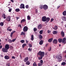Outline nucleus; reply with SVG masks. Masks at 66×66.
<instances>
[{
    "mask_svg": "<svg viewBox=\"0 0 66 66\" xmlns=\"http://www.w3.org/2000/svg\"><path fill=\"white\" fill-rule=\"evenodd\" d=\"M8 41L10 43H12V40L11 39H9L8 40Z\"/></svg>",
    "mask_w": 66,
    "mask_h": 66,
    "instance_id": "30",
    "label": "nucleus"
},
{
    "mask_svg": "<svg viewBox=\"0 0 66 66\" xmlns=\"http://www.w3.org/2000/svg\"><path fill=\"white\" fill-rule=\"evenodd\" d=\"M25 34V33L23 32H21V35H24Z\"/></svg>",
    "mask_w": 66,
    "mask_h": 66,
    "instance_id": "45",
    "label": "nucleus"
},
{
    "mask_svg": "<svg viewBox=\"0 0 66 66\" xmlns=\"http://www.w3.org/2000/svg\"><path fill=\"white\" fill-rule=\"evenodd\" d=\"M62 14L64 16H66V11H64L63 13Z\"/></svg>",
    "mask_w": 66,
    "mask_h": 66,
    "instance_id": "24",
    "label": "nucleus"
},
{
    "mask_svg": "<svg viewBox=\"0 0 66 66\" xmlns=\"http://www.w3.org/2000/svg\"><path fill=\"white\" fill-rule=\"evenodd\" d=\"M43 30H41L39 31V33L40 34H43Z\"/></svg>",
    "mask_w": 66,
    "mask_h": 66,
    "instance_id": "33",
    "label": "nucleus"
},
{
    "mask_svg": "<svg viewBox=\"0 0 66 66\" xmlns=\"http://www.w3.org/2000/svg\"><path fill=\"white\" fill-rule=\"evenodd\" d=\"M58 41L59 43H61V42H62V39H58Z\"/></svg>",
    "mask_w": 66,
    "mask_h": 66,
    "instance_id": "29",
    "label": "nucleus"
},
{
    "mask_svg": "<svg viewBox=\"0 0 66 66\" xmlns=\"http://www.w3.org/2000/svg\"><path fill=\"white\" fill-rule=\"evenodd\" d=\"M20 42L21 43H24V40H21L20 41Z\"/></svg>",
    "mask_w": 66,
    "mask_h": 66,
    "instance_id": "36",
    "label": "nucleus"
},
{
    "mask_svg": "<svg viewBox=\"0 0 66 66\" xmlns=\"http://www.w3.org/2000/svg\"><path fill=\"white\" fill-rule=\"evenodd\" d=\"M66 63L64 62H63L61 63L62 65H66Z\"/></svg>",
    "mask_w": 66,
    "mask_h": 66,
    "instance_id": "31",
    "label": "nucleus"
},
{
    "mask_svg": "<svg viewBox=\"0 0 66 66\" xmlns=\"http://www.w3.org/2000/svg\"><path fill=\"white\" fill-rule=\"evenodd\" d=\"M53 43L56 44H57V41L56 39H54L53 41Z\"/></svg>",
    "mask_w": 66,
    "mask_h": 66,
    "instance_id": "11",
    "label": "nucleus"
},
{
    "mask_svg": "<svg viewBox=\"0 0 66 66\" xmlns=\"http://www.w3.org/2000/svg\"><path fill=\"white\" fill-rule=\"evenodd\" d=\"M12 59H15V57H14V56H12Z\"/></svg>",
    "mask_w": 66,
    "mask_h": 66,
    "instance_id": "57",
    "label": "nucleus"
},
{
    "mask_svg": "<svg viewBox=\"0 0 66 66\" xmlns=\"http://www.w3.org/2000/svg\"><path fill=\"white\" fill-rule=\"evenodd\" d=\"M42 21H44V22L46 21V17H43L42 19Z\"/></svg>",
    "mask_w": 66,
    "mask_h": 66,
    "instance_id": "5",
    "label": "nucleus"
},
{
    "mask_svg": "<svg viewBox=\"0 0 66 66\" xmlns=\"http://www.w3.org/2000/svg\"><path fill=\"white\" fill-rule=\"evenodd\" d=\"M16 32V31H14L12 32L10 34V36L11 37H12V36H13V33H15Z\"/></svg>",
    "mask_w": 66,
    "mask_h": 66,
    "instance_id": "10",
    "label": "nucleus"
},
{
    "mask_svg": "<svg viewBox=\"0 0 66 66\" xmlns=\"http://www.w3.org/2000/svg\"><path fill=\"white\" fill-rule=\"evenodd\" d=\"M30 19H31V18H30V17H27L28 20H30Z\"/></svg>",
    "mask_w": 66,
    "mask_h": 66,
    "instance_id": "49",
    "label": "nucleus"
},
{
    "mask_svg": "<svg viewBox=\"0 0 66 66\" xmlns=\"http://www.w3.org/2000/svg\"><path fill=\"white\" fill-rule=\"evenodd\" d=\"M29 59V58H28V57H26L25 58V59H24V61L25 62H27L28 60Z\"/></svg>",
    "mask_w": 66,
    "mask_h": 66,
    "instance_id": "12",
    "label": "nucleus"
},
{
    "mask_svg": "<svg viewBox=\"0 0 66 66\" xmlns=\"http://www.w3.org/2000/svg\"><path fill=\"white\" fill-rule=\"evenodd\" d=\"M33 66H37V64H36V63L35 62H34L33 64Z\"/></svg>",
    "mask_w": 66,
    "mask_h": 66,
    "instance_id": "39",
    "label": "nucleus"
},
{
    "mask_svg": "<svg viewBox=\"0 0 66 66\" xmlns=\"http://www.w3.org/2000/svg\"><path fill=\"white\" fill-rule=\"evenodd\" d=\"M26 65H30V61H28L26 62Z\"/></svg>",
    "mask_w": 66,
    "mask_h": 66,
    "instance_id": "19",
    "label": "nucleus"
},
{
    "mask_svg": "<svg viewBox=\"0 0 66 66\" xmlns=\"http://www.w3.org/2000/svg\"><path fill=\"white\" fill-rule=\"evenodd\" d=\"M57 59L59 61H61L62 60V57L61 56H59V57H57Z\"/></svg>",
    "mask_w": 66,
    "mask_h": 66,
    "instance_id": "2",
    "label": "nucleus"
},
{
    "mask_svg": "<svg viewBox=\"0 0 66 66\" xmlns=\"http://www.w3.org/2000/svg\"><path fill=\"white\" fill-rule=\"evenodd\" d=\"M53 34H55L57 33V31H54L53 32Z\"/></svg>",
    "mask_w": 66,
    "mask_h": 66,
    "instance_id": "27",
    "label": "nucleus"
},
{
    "mask_svg": "<svg viewBox=\"0 0 66 66\" xmlns=\"http://www.w3.org/2000/svg\"><path fill=\"white\" fill-rule=\"evenodd\" d=\"M38 36L39 39H42L43 38L42 36L40 35H39Z\"/></svg>",
    "mask_w": 66,
    "mask_h": 66,
    "instance_id": "26",
    "label": "nucleus"
},
{
    "mask_svg": "<svg viewBox=\"0 0 66 66\" xmlns=\"http://www.w3.org/2000/svg\"><path fill=\"white\" fill-rule=\"evenodd\" d=\"M66 40V39L65 38H64L63 39V40L62 41L63 43H64L65 42V40Z\"/></svg>",
    "mask_w": 66,
    "mask_h": 66,
    "instance_id": "35",
    "label": "nucleus"
},
{
    "mask_svg": "<svg viewBox=\"0 0 66 66\" xmlns=\"http://www.w3.org/2000/svg\"><path fill=\"white\" fill-rule=\"evenodd\" d=\"M31 40L33 41L34 40V36L33 35H32L31 36V38H30Z\"/></svg>",
    "mask_w": 66,
    "mask_h": 66,
    "instance_id": "16",
    "label": "nucleus"
},
{
    "mask_svg": "<svg viewBox=\"0 0 66 66\" xmlns=\"http://www.w3.org/2000/svg\"><path fill=\"white\" fill-rule=\"evenodd\" d=\"M12 29H9L8 31H10V32H11V31H12Z\"/></svg>",
    "mask_w": 66,
    "mask_h": 66,
    "instance_id": "56",
    "label": "nucleus"
},
{
    "mask_svg": "<svg viewBox=\"0 0 66 66\" xmlns=\"http://www.w3.org/2000/svg\"><path fill=\"white\" fill-rule=\"evenodd\" d=\"M19 27H20V28H21V25L19 24L18 25Z\"/></svg>",
    "mask_w": 66,
    "mask_h": 66,
    "instance_id": "60",
    "label": "nucleus"
},
{
    "mask_svg": "<svg viewBox=\"0 0 66 66\" xmlns=\"http://www.w3.org/2000/svg\"><path fill=\"white\" fill-rule=\"evenodd\" d=\"M28 27L27 26H25L24 27L23 29V31L24 32H26V31H28Z\"/></svg>",
    "mask_w": 66,
    "mask_h": 66,
    "instance_id": "6",
    "label": "nucleus"
},
{
    "mask_svg": "<svg viewBox=\"0 0 66 66\" xmlns=\"http://www.w3.org/2000/svg\"><path fill=\"white\" fill-rule=\"evenodd\" d=\"M11 1L12 2H14V1H13V0H11Z\"/></svg>",
    "mask_w": 66,
    "mask_h": 66,
    "instance_id": "62",
    "label": "nucleus"
},
{
    "mask_svg": "<svg viewBox=\"0 0 66 66\" xmlns=\"http://www.w3.org/2000/svg\"><path fill=\"white\" fill-rule=\"evenodd\" d=\"M60 7V6H57V9H59V8Z\"/></svg>",
    "mask_w": 66,
    "mask_h": 66,
    "instance_id": "58",
    "label": "nucleus"
},
{
    "mask_svg": "<svg viewBox=\"0 0 66 66\" xmlns=\"http://www.w3.org/2000/svg\"><path fill=\"white\" fill-rule=\"evenodd\" d=\"M61 35L62 37H64V32L63 31H62L61 32Z\"/></svg>",
    "mask_w": 66,
    "mask_h": 66,
    "instance_id": "18",
    "label": "nucleus"
},
{
    "mask_svg": "<svg viewBox=\"0 0 66 66\" xmlns=\"http://www.w3.org/2000/svg\"><path fill=\"white\" fill-rule=\"evenodd\" d=\"M52 40H53V38H51L48 39V42H50V43L52 42Z\"/></svg>",
    "mask_w": 66,
    "mask_h": 66,
    "instance_id": "25",
    "label": "nucleus"
},
{
    "mask_svg": "<svg viewBox=\"0 0 66 66\" xmlns=\"http://www.w3.org/2000/svg\"><path fill=\"white\" fill-rule=\"evenodd\" d=\"M16 18L17 20H18V19H19V17H17Z\"/></svg>",
    "mask_w": 66,
    "mask_h": 66,
    "instance_id": "59",
    "label": "nucleus"
},
{
    "mask_svg": "<svg viewBox=\"0 0 66 66\" xmlns=\"http://www.w3.org/2000/svg\"><path fill=\"white\" fill-rule=\"evenodd\" d=\"M2 46H0V48L1 49L2 48Z\"/></svg>",
    "mask_w": 66,
    "mask_h": 66,
    "instance_id": "64",
    "label": "nucleus"
},
{
    "mask_svg": "<svg viewBox=\"0 0 66 66\" xmlns=\"http://www.w3.org/2000/svg\"><path fill=\"white\" fill-rule=\"evenodd\" d=\"M53 57L54 58H55V55L53 56Z\"/></svg>",
    "mask_w": 66,
    "mask_h": 66,
    "instance_id": "63",
    "label": "nucleus"
},
{
    "mask_svg": "<svg viewBox=\"0 0 66 66\" xmlns=\"http://www.w3.org/2000/svg\"><path fill=\"white\" fill-rule=\"evenodd\" d=\"M2 50V51L4 52H7V50H5V49L4 48H3Z\"/></svg>",
    "mask_w": 66,
    "mask_h": 66,
    "instance_id": "14",
    "label": "nucleus"
},
{
    "mask_svg": "<svg viewBox=\"0 0 66 66\" xmlns=\"http://www.w3.org/2000/svg\"><path fill=\"white\" fill-rule=\"evenodd\" d=\"M43 27V26L41 24L39 25L37 27L38 28V29H40L42 28Z\"/></svg>",
    "mask_w": 66,
    "mask_h": 66,
    "instance_id": "9",
    "label": "nucleus"
},
{
    "mask_svg": "<svg viewBox=\"0 0 66 66\" xmlns=\"http://www.w3.org/2000/svg\"><path fill=\"white\" fill-rule=\"evenodd\" d=\"M54 19L53 18L51 19V22H52L54 20Z\"/></svg>",
    "mask_w": 66,
    "mask_h": 66,
    "instance_id": "53",
    "label": "nucleus"
},
{
    "mask_svg": "<svg viewBox=\"0 0 66 66\" xmlns=\"http://www.w3.org/2000/svg\"><path fill=\"white\" fill-rule=\"evenodd\" d=\"M3 23L2 22H1L0 23V26H3Z\"/></svg>",
    "mask_w": 66,
    "mask_h": 66,
    "instance_id": "32",
    "label": "nucleus"
},
{
    "mask_svg": "<svg viewBox=\"0 0 66 66\" xmlns=\"http://www.w3.org/2000/svg\"><path fill=\"white\" fill-rule=\"evenodd\" d=\"M27 45V44H24L23 45L22 47L23 48L25 46Z\"/></svg>",
    "mask_w": 66,
    "mask_h": 66,
    "instance_id": "40",
    "label": "nucleus"
},
{
    "mask_svg": "<svg viewBox=\"0 0 66 66\" xmlns=\"http://www.w3.org/2000/svg\"><path fill=\"white\" fill-rule=\"evenodd\" d=\"M43 57L41 56V57H39L38 58V59L39 60H42V59H43Z\"/></svg>",
    "mask_w": 66,
    "mask_h": 66,
    "instance_id": "37",
    "label": "nucleus"
},
{
    "mask_svg": "<svg viewBox=\"0 0 66 66\" xmlns=\"http://www.w3.org/2000/svg\"><path fill=\"white\" fill-rule=\"evenodd\" d=\"M12 9L10 8L9 9V12H11L12 11Z\"/></svg>",
    "mask_w": 66,
    "mask_h": 66,
    "instance_id": "43",
    "label": "nucleus"
},
{
    "mask_svg": "<svg viewBox=\"0 0 66 66\" xmlns=\"http://www.w3.org/2000/svg\"><path fill=\"white\" fill-rule=\"evenodd\" d=\"M26 8V9H28L29 8V5H26L25 6Z\"/></svg>",
    "mask_w": 66,
    "mask_h": 66,
    "instance_id": "48",
    "label": "nucleus"
},
{
    "mask_svg": "<svg viewBox=\"0 0 66 66\" xmlns=\"http://www.w3.org/2000/svg\"><path fill=\"white\" fill-rule=\"evenodd\" d=\"M10 28H11V27H9L7 28V30H8V31H9V29H10Z\"/></svg>",
    "mask_w": 66,
    "mask_h": 66,
    "instance_id": "54",
    "label": "nucleus"
},
{
    "mask_svg": "<svg viewBox=\"0 0 66 66\" xmlns=\"http://www.w3.org/2000/svg\"><path fill=\"white\" fill-rule=\"evenodd\" d=\"M62 19L63 21H66V17H62Z\"/></svg>",
    "mask_w": 66,
    "mask_h": 66,
    "instance_id": "17",
    "label": "nucleus"
},
{
    "mask_svg": "<svg viewBox=\"0 0 66 66\" xmlns=\"http://www.w3.org/2000/svg\"><path fill=\"white\" fill-rule=\"evenodd\" d=\"M6 20L7 21H10L11 20V17H8L6 18Z\"/></svg>",
    "mask_w": 66,
    "mask_h": 66,
    "instance_id": "13",
    "label": "nucleus"
},
{
    "mask_svg": "<svg viewBox=\"0 0 66 66\" xmlns=\"http://www.w3.org/2000/svg\"><path fill=\"white\" fill-rule=\"evenodd\" d=\"M38 66H42V65H43V64L40 63H39L38 64Z\"/></svg>",
    "mask_w": 66,
    "mask_h": 66,
    "instance_id": "38",
    "label": "nucleus"
},
{
    "mask_svg": "<svg viewBox=\"0 0 66 66\" xmlns=\"http://www.w3.org/2000/svg\"><path fill=\"white\" fill-rule=\"evenodd\" d=\"M29 48H31L32 47V45L31 44H30V43H29Z\"/></svg>",
    "mask_w": 66,
    "mask_h": 66,
    "instance_id": "34",
    "label": "nucleus"
},
{
    "mask_svg": "<svg viewBox=\"0 0 66 66\" xmlns=\"http://www.w3.org/2000/svg\"><path fill=\"white\" fill-rule=\"evenodd\" d=\"M24 5L23 4H21L20 6V9H25Z\"/></svg>",
    "mask_w": 66,
    "mask_h": 66,
    "instance_id": "4",
    "label": "nucleus"
},
{
    "mask_svg": "<svg viewBox=\"0 0 66 66\" xmlns=\"http://www.w3.org/2000/svg\"><path fill=\"white\" fill-rule=\"evenodd\" d=\"M48 54V52H47L45 53V55L46 56Z\"/></svg>",
    "mask_w": 66,
    "mask_h": 66,
    "instance_id": "52",
    "label": "nucleus"
},
{
    "mask_svg": "<svg viewBox=\"0 0 66 66\" xmlns=\"http://www.w3.org/2000/svg\"><path fill=\"white\" fill-rule=\"evenodd\" d=\"M48 33H51V31H50L49 30H48L47 31Z\"/></svg>",
    "mask_w": 66,
    "mask_h": 66,
    "instance_id": "50",
    "label": "nucleus"
},
{
    "mask_svg": "<svg viewBox=\"0 0 66 66\" xmlns=\"http://www.w3.org/2000/svg\"><path fill=\"white\" fill-rule=\"evenodd\" d=\"M35 12H36V13H37V12H38L37 10V9H36Z\"/></svg>",
    "mask_w": 66,
    "mask_h": 66,
    "instance_id": "55",
    "label": "nucleus"
},
{
    "mask_svg": "<svg viewBox=\"0 0 66 66\" xmlns=\"http://www.w3.org/2000/svg\"><path fill=\"white\" fill-rule=\"evenodd\" d=\"M25 21H26V20H25V19H23L21 21V23H22L24 22H25Z\"/></svg>",
    "mask_w": 66,
    "mask_h": 66,
    "instance_id": "23",
    "label": "nucleus"
},
{
    "mask_svg": "<svg viewBox=\"0 0 66 66\" xmlns=\"http://www.w3.org/2000/svg\"><path fill=\"white\" fill-rule=\"evenodd\" d=\"M51 47H50L48 49V51H51Z\"/></svg>",
    "mask_w": 66,
    "mask_h": 66,
    "instance_id": "41",
    "label": "nucleus"
},
{
    "mask_svg": "<svg viewBox=\"0 0 66 66\" xmlns=\"http://www.w3.org/2000/svg\"><path fill=\"white\" fill-rule=\"evenodd\" d=\"M34 31H37V29L36 28H35L34 29Z\"/></svg>",
    "mask_w": 66,
    "mask_h": 66,
    "instance_id": "51",
    "label": "nucleus"
},
{
    "mask_svg": "<svg viewBox=\"0 0 66 66\" xmlns=\"http://www.w3.org/2000/svg\"><path fill=\"white\" fill-rule=\"evenodd\" d=\"M10 48V47L9 46V45L8 44H6L5 47V49L6 50H8Z\"/></svg>",
    "mask_w": 66,
    "mask_h": 66,
    "instance_id": "7",
    "label": "nucleus"
},
{
    "mask_svg": "<svg viewBox=\"0 0 66 66\" xmlns=\"http://www.w3.org/2000/svg\"><path fill=\"white\" fill-rule=\"evenodd\" d=\"M26 43H28V42H29L27 40H26Z\"/></svg>",
    "mask_w": 66,
    "mask_h": 66,
    "instance_id": "61",
    "label": "nucleus"
},
{
    "mask_svg": "<svg viewBox=\"0 0 66 66\" xmlns=\"http://www.w3.org/2000/svg\"><path fill=\"white\" fill-rule=\"evenodd\" d=\"M40 63H41L42 64H43V61L42 60H41L40 61Z\"/></svg>",
    "mask_w": 66,
    "mask_h": 66,
    "instance_id": "44",
    "label": "nucleus"
},
{
    "mask_svg": "<svg viewBox=\"0 0 66 66\" xmlns=\"http://www.w3.org/2000/svg\"><path fill=\"white\" fill-rule=\"evenodd\" d=\"M32 48H29L28 49V50L29 51H32Z\"/></svg>",
    "mask_w": 66,
    "mask_h": 66,
    "instance_id": "47",
    "label": "nucleus"
},
{
    "mask_svg": "<svg viewBox=\"0 0 66 66\" xmlns=\"http://www.w3.org/2000/svg\"><path fill=\"white\" fill-rule=\"evenodd\" d=\"M38 54L41 56L44 57L45 56V52L40 51L38 52Z\"/></svg>",
    "mask_w": 66,
    "mask_h": 66,
    "instance_id": "1",
    "label": "nucleus"
},
{
    "mask_svg": "<svg viewBox=\"0 0 66 66\" xmlns=\"http://www.w3.org/2000/svg\"><path fill=\"white\" fill-rule=\"evenodd\" d=\"M15 11L17 12H18L20 11V9H15Z\"/></svg>",
    "mask_w": 66,
    "mask_h": 66,
    "instance_id": "28",
    "label": "nucleus"
},
{
    "mask_svg": "<svg viewBox=\"0 0 66 66\" xmlns=\"http://www.w3.org/2000/svg\"><path fill=\"white\" fill-rule=\"evenodd\" d=\"M46 21H47V22H48L50 20V19L49 18L47 17L46 18Z\"/></svg>",
    "mask_w": 66,
    "mask_h": 66,
    "instance_id": "21",
    "label": "nucleus"
},
{
    "mask_svg": "<svg viewBox=\"0 0 66 66\" xmlns=\"http://www.w3.org/2000/svg\"><path fill=\"white\" fill-rule=\"evenodd\" d=\"M43 9L44 10H46L48 9V6L46 5H43Z\"/></svg>",
    "mask_w": 66,
    "mask_h": 66,
    "instance_id": "3",
    "label": "nucleus"
},
{
    "mask_svg": "<svg viewBox=\"0 0 66 66\" xmlns=\"http://www.w3.org/2000/svg\"><path fill=\"white\" fill-rule=\"evenodd\" d=\"M5 14H2V17H5Z\"/></svg>",
    "mask_w": 66,
    "mask_h": 66,
    "instance_id": "46",
    "label": "nucleus"
},
{
    "mask_svg": "<svg viewBox=\"0 0 66 66\" xmlns=\"http://www.w3.org/2000/svg\"><path fill=\"white\" fill-rule=\"evenodd\" d=\"M16 39V38L15 39H13V40H12V42H14L15 40Z\"/></svg>",
    "mask_w": 66,
    "mask_h": 66,
    "instance_id": "42",
    "label": "nucleus"
},
{
    "mask_svg": "<svg viewBox=\"0 0 66 66\" xmlns=\"http://www.w3.org/2000/svg\"><path fill=\"white\" fill-rule=\"evenodd\" d=\"M43 44V41L41 40L39 42V44L40 45H42Z\"/></svg>",
    "mask_w": 66,
    "mask_h": 66,
    "instance_id": "22",
    "label": "nucleus"
},
{
    "mask_svg": "<svg viewBox=\"0 0 66 66\" xmlns=\"http://www.w3.org/2000/svg\"><path fill=\"white\" fill-rule=\"evenodd\" d=\"M43 7H44V5H40L39 6V8L40 9V10H42V9H43Z\"/></svg>",
    "mask_w": 66,
    "mask_h": 66,
    "instance_id": "15",
    "label": "nucleus"
},
{
    "mask_svg": "<svg viewBox=\"0 0 66 66\" xmlns=\"http://www.w3.org/2000/svg\"><path fill=\"white\" fill-rule=\"evenodd\" d=\"M57 29H58V27L56 26H55L53 28V29H54V30H57Z\"/></svg>",
    "mask_w": 66,
    "mask_h": 66,
    "instance_id": "20",
    "label": "nucleus"
},
{
    "mask_svg": "<svg viewBox=\"0 0 66 66\" xmlns=\"http://www.w3.org/2000/svg\"><path fill=\"white\" fill-rule=\"evenodd\" d=\"M10 57L8 55H6L5 56L4 58L5 60H9L10 59Z\"/></svg>",
    "mask_w": 66,
    "mask_h": 66,
    "instance_id": "8",
    "label": "nucleus"
}]
</instances>
